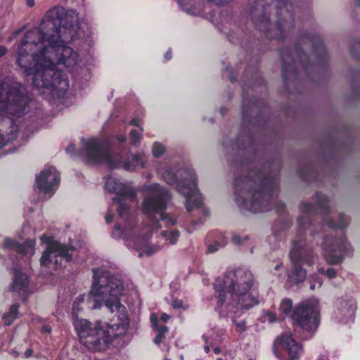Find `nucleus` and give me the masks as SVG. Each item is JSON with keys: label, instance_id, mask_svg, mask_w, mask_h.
I'll use <instances>...</instances> for the list:
<instances>
[{"label": "nucleus", "instance_id": "f257e3e1", "mask_svg": "<svg viewBox=\"0 0 360 360\" xmlns=\"http://www.w3.org/2000/svg\"><path fill=\"white\" fill-rule=\"evenodd\" d=\"M79 28V18L75 11L62 7L50 10L39 27L28 30L16 49L18 66L38 88L55 87L60 82L55 64L73 68L80 61L79 54L64 42L72 39Z\"/></svg>", "mask_w": 360, "mask_h": 360}, {"label": "nucleus", "instance_id": "f03ea898", "mask_svg": "<svg viewBox=\"0 0 360 360\" xmlns=\"http://www.w3.org/2000/svg\"><path fill=\"white\" fill-rule=\"evenodd\" d=\"M124 295L122 282L107 272L94 271V283L89 295V308L96 309L104 304L112 313L110 323L103 326L85 319H75L73 324L81 342L89 349L100 350L117 336L124 334L129 326L125 307L120 303Z\"/></svg>", "mask_w": 360, "mask_h": 360}, {"label": "nucleus", "instance_id": "7ed1b4c3", "mask_svg": "<svg viewBox=\"0 0 360 360\" xmlns=\"http://www.w3.org/2000/svg\"><path fill=\"white\" fill-rule=\"evenodd\" d=\"M253 285L251 271L238 269L229 272L222 281H217L214 286L219 292V306L224 305L229 312L236 313L239 308L248 309L257 305V293L251 290Z\"/></svg>", "mask_w": 360, "mask_h": 360}, {"label": "nucleus", "instance_id": "20e7f679", "mask_svg": "<svg viewBox=\"0 0 360 360\" xmlns=\"http://www.w3.org/2000/svg\"><path fill=\"white\" fill-rule=\"evenodd\" d=\"M22 86L18 82H4L0 84V122L2 129L11 128L8 139L15 138L18 127L9 115H20L25 108V101Z\"/></svg>", "mask_w": 360, "mask_h": 360}, {"label": "nucleus", "instance_id": "39448f33", "mask_svg": "<svg viewBox=\"0 0 360 360\" xmlns=\"http://www.w3.org/2000/svg\"><path fill=\"white\" fill-rule=\"evenodd\" d=\"M84 146V155L88 160L95 163H105L110 167H122L125 170L131 171L143 168L146 164L143 154L134 155L130 162L121 161L119 155L112 156L105 144L94 138L85 141Z\"/></svg>", "mask_w": 360, "mask_h": 360}, {"label": "nucleus", "instance_id": "423d86ee", "mask_svg": "<svg viewBox=\"0 0 360 360\" xmlns=\"http://www.w3.org/2000/svg\"><path fill=\"white\" fill-rule=\"evenodd\" d=\"M162 176L168 184H173L177 179H180L176 188L178 191L186 198L185 206L187 211L191 212L201 205L202 198L198 193L195 179L193 174L184 170H179L174 174L172 170L167 169Z\"/></svg>", "mask_w": 360, "mask_h": 360}, {"label": "nucleus", "instance_id": "0eeeda50", "mask_svg": "<svg viewBox=\"0 0 360 360\" xmlns=\"http://www.w3.org/2000/svg\"><path fill=\"white\" fill-rule=\"evenodd\" d=\"M146 190L147 194L144 198L142 206L143 212L150 217L155 214H158L162 222L166 224H174L175 221L162 212L166 207V202L169 198L167 191L158 184L149 186Z\"/></svg>", "mask_w": 360, "mask_h": 360}, {"label": "nucleus", "instance_id": "6e6552de", "mask_svg": "<svg viewBox=\"0 0 360 360\" xmlns=\"http://www.w3.org/2000/svg\"><path fill=\"white\" fill-rule=\"evenodd\" d=\"M319 302L311 300L300 304L292 314L294 323L308 332L314 331L318 326Z\"/></svg>", "mask_w": 360, "mask_h": 360}, {"label": "nucleus", "instance_id": "1a4fd4ad", "mask_svg": "<svg viewBox=\"0 0 360 360\" xmlns=\"http://www.w3.org/2000/svg\"><path fill=\"white\" fill-rule=\"evenodd\" d=\"M274 352L281 360H297L302 352V347L290 332H285L275 339Z\"/></svg>", "mask_w": 360, "mask_h": 360}, {"label": "nucleus", "instance_id": "9d476101", "mask_svg": "<svg viewBox=\"0 0 360 360\" xmlns=\"http://www.w3.org/2000/svg\"><path fill=\"white\" fill-rule=\"evenodd\" d=\"M40 239L43 243H48L46 250L44 252L40 259L42 266H46L52 263L58 265L61 263L63 259L68 262L72 259V253L75 251L73 247H67L56 241H51L50 238L46 235H43Z\"/></svg>", "mask_w": 360, "mask_h": 360}, {"label": "nucleus", "instance_id": "9b49d317", "mask_svg": "<svg viewBox=\"0 0 360 360\" xmlns=\"http://www.w3.org/2000/svg\"><path fill=\"white\" fill-rule=\"evenodd\" d=\"M255 184V182L248 178L239 179L236 181V187L238 191L241 188L242 191L240 193H245L247 198H250V205H248V202L245 200L242 199V202L247 207V209L252 212H262L265 211L266 209L264 207V203L266 202L264 190L252 191L250 190V188Z\"/></svg>", "mask_w": 360, "mask_h": 360}, {"label": "nucleus", "instance_id": "f8f14e48", "mask_svg": "<svg viewBox=\"0 0 360 360\" xmlns=\"http://www.w3.org/2000/svg\"><path fill=\"white\" fill-rule=\"evenodd\" d=\"M105 188L110 193L123 195V198L118 200L117 212L120 217H124L129 210L127 201L134 200L133 193L127 191L126 186L113 177H108L106 179Z\"/></svg>", "mask_w": 360, "mask_h": 360}, {"label": "nucleus", "instance_id": "ddd939ff", "mask_svg": "<svg viewBox=\"0 0 360 360\" xmlns=\"http://www.w3.org/2000/svg\"><path fill=\"white\" fill-rule=\"evenodd\" d=\"M293 264L292 274L290 278L295 283L303 282L306 278V271L302 266H311L313 264V257H307L305 252L293 248L290 254Z\"/></svg>", "mask_w": 360, "mask_h": 360}, {"label": "nucleus", "instance_id": "4468645a", "mask_svg": "<svg viewBox=\"0 0 360 360\" xmlns=\"http://www.w3.org/2000/svg\"><path fill=\"white\" fill-rule=\"evenodd\" d=\"M345 242L343 238H327L323 247V255L328 262L338 264L344 257Z\"/></svg>", "mask_w": 360, "mask_h": 360}, {"label": "nucleus", "instance_id": "2eb2a0df", "mask_svg": "<svg viewBox=\"0 0 360 360\" xmlns=\"http://www.w3.org/2000/svg\"><path fill=\"white\" fill-rule=\"evenodd\" d=\"M36 182L41 192L49 193L58 185L59 175L54 167H49L37 176Z\"/></svg>", "mask_w": 360, "mask_h": 360}, {"label": "nucleus", "instance_id": "dca6fc26", "mask_svg": "<svg viewBox=\"0 0 360 360\" xmlns=\"http://www.w3.org/2000/svg\"><path fill=\"white\" fill-rule=\"evenodd\" d=\"M263 0H257L251 11V15L256 27L262 31H266L269 26L268 18L265 16Z\"/></svg>", "mask_w": 360, "mask_h": 360}, {"label": "nucleus", "instance_id": "f3484780", "mask_svg": "<svg viewBox=\"0 0 360 360\" xmlns=\"http://www.w3.org/2000/svg\"><path fill=\"white\" fill-rule=\"evenodd\" d=\"M11 290L16 292L20 297H26L31 292L28 285L27 276L18 271H15Z\"/></svg>", "mask_w": 360, "mask_h": 360}, {"label": "nucleus", "instance_id": "a211bd4d", "mask_svg": "<svg viewBox=\"0 0 360 360\" xmlns=\"http://www.w3.org/2000/svg\"><path fill=\"white\" fill-rule=\"evenodd\" d=\"M4 244L7 247H13L18 253L32 255L34 252V247L35 242L32 240H28L24 245H20L12 241L10 238H6L4 240Z\"/></svg>", "mask_w": 360, "mask_h": 360}, {"label": "nucleus", "instance_id": "6ab92c4d", "mask_svg": "<svg viewBox=\"0 0 360 360\" xmlns=\"http://www.w3.org/2000/svg\"><path fill=\"white\" fill-rule=\"evenodd\" d=\"M19 306L17 304H14L11 306L9 311L6 313L3 316V319L6 325H10L12 322L17 319L18 313Z\"/></svg>", "mask_w": 360, "mask_h": 360}, {"label": "nucleus", "instance_id": "aec40b11", "mask_svg": "<svg viewBox=\"0 0 360 360\" xmlns=\"http://www.w3.org/2000/svg\"><path fill=\"white\" fill-rule=\"evenodd\" d=\"M161 236L168 241L169 244H174L179 237V232L177 230H170L169 231H162Z\"/></svg>", "mask_w": 360, "mask_h": 360}, {"label": "nucleus", "instance_id": "412c9836", "mask_svg": "<svg viewBox=\"0 0 360 360\" xmlns=\"http://www.w3.org/2000/svg\"><path fill=\"white\" fill-rule=\"evenodd\" d=\"M158 250H159L158 247H153V248L148 247L146 241L144 240L143 242V244L140 245V246H139V248H138V250L140 251V252L139 254V257H142L144 255H146L147 256H150V255H153V253H155V252H157Z\"/></svg>", "mask_w": 360, "mask_h": 360}, {"label": "nucleus", "instance_id": "4be33fe9", "mask_svg": "<svg viewBox=\"0 0 360 360\" xmlns=\"http://www.w3.org/2000/svg\"><path fill=\"white\" fill-rule=\"evenodd\" d=\"M292 307V302L291 300L285 298L283 299L280 304V311L284 314H289Z\"/></svg>", "mask_w": 360, "mask_h": 360}, {"label": "nucleus", "instance_id": "5701e85b", "mask_svg": "<svg viewBox=\"0 0 360 360\" xmlns=\"http://www.w3.org/2000/svg\"><path fill=\"white\" fill-rule=\"evenodd\" d=\"M155 330L158 333L154 339V342L158 345L164 340L165 334L168 332V328L166 326H160V328H157Z\"/></svg>", "mask_w": 360, "mask_h": 360}, {"label": "nucleus", "instance_id": "b1692460", "mask_svg": "<svg viewBox=\"0 0 360 360\" xmlns=\"http://www.w3.org/2000/svg\"><path fill=\"white\" fill-rule=\"evenodd\" d=\"M84 301V297L81 296L77 299V300L75 301L72 307V311L74 315V320L75 319H79L77 317H76V314L79 311L80 309L82 308L80 307L81 304H82Z\"/></svg>", "mask_w": 360, "mask_h": 360}, {"label": "nucleus", "instance_id": "393cba45", "mask_svg": "<svg viewBox=\"0 0 360 360\" xmlns=\"http://www.w3.org/2000/svg\"><path fill=\"white\" fill-rule=\"evenodd\" d=\"M152 152L154 157L159 158L165 153V147L159 143H155L153 146Z\"/></svg>", "mask_w": 360, "mask_h": 360}, {"label": "nucleus", "instance_id": "a878e982", "mask_svg": "<svg viewBox=\"0 0 360 360\" xmlns=\"http://www.w3.org/2000/svg\"><path fill=\"white\" fill-rule=\"evenodd\" d=\"M224 244L220 245L218 242H214L208 246L207 250L210 252H214L219 250L220 247L224 246Z\"/></svg>", "mask_w": 360, "mask_h": 360}, {"label": "nucleus", "instance_id": "bb28decb", "mask_svg": "<svg viewBox=\"0 0 360 360\" xmlns=\"http://www.w3.org/2000/svg\"><path fill=\"white\" fill-rule=\"evenodd\" d=\"M139 136H140V134L137 132L136 130H132L130 132V137H131V142L133 143H136L139 141Z\"/></svg>", "mask_w": 360, "mask_h": 360}, {"label": "nucleus", "instance_id": "cd10ccee", "mask_svg": "<svg viewBox=\"0 0 360 360\" xmlns=\"http://www.w3.org/2000/svg\"><path fill=\"white\" fill-rule=\"evenodd\" d=\"M172 306L173 308L179 309L184 308L183 302L180 300H174L172 302Z\"/></svg>", "mask_w": 360, "mask_h": 360}, {"label": "nucleus", "instance_id": "c85d7f7f", "mask_svg": "<svg viewBox=\"0 0 360 360\" xmlns=\"http://www.w3.org/2000/svg\"><path fill=\"white\" fill-rule=\"evenodd\" d=\"M266 319L269 322H274L278 320V319L276 317V315L271 312H268L266 315Z\"/></svg>", "mask_w": 360, "mask_h": 360}, {"label": "nucleus", "instance_id": "c756f323", "mask_svg": "<svg viewBox=\"0 0 360 360\" xmlns=\"http://www.w3.org/2000/svg\"><path fill=\"white\" fill-rule=\"evenodd\" d=\"M336 271L333 268H329L326 271V275L329 278H333L336 276Z\"/></svg>", "mask_w": 360, "mask_h": 360}, {"label": "nucleus", "instance_id": "7c9ffc66", "mask_svg": "<svg viewBox=\"0 0 360 360\" xmlns=\"http://www.w3.org/2000/svg\"><path fill=\"white\" fill-rule=\"evenodd\" d=\"M150 320L153 323V326L155 329L157 328H160V326H158V318L155 314L150 315Z\"/></svg>", "mask_w": 360, "mask_h": 360}, {"label": "nucleus", "instance_id": "2f4dec72", "mask_svg": "<svg viewBox=\"0 0 360 360\" xmlns=\"http://www.w3.org/2000/svg\"><path fill=\"white\" fill-rule=\"evenodd\" d=\"M7 52H8V49L6 46H0V57L5 56L7 53Z\"/></svg>", "mask_w": 360, "mask_h": 360}, {"label": "nucleus", "instance_id": "473e14b6", "mask_svg": "<svg viewBox=\"0 0 360 360\" xmlns=\"http://www.w3.org/2000/svg\"><path fill=\"white\" fill-rule=\"evenodd\" d=\"M236 325L239 331L243 330L245 329V323L243 321L236 323Z\"/></svg>", "mask_w": 360, "mask_h": 360}, {"label": "nucleus", "instance_id": "72a5a7b5", "mask_svg": "<svg viewBox=\"0 0 360 360\" xmlns=\"http://www.w3.org/2000/svg\"><path fill=\"white\" fill-rule=\"evenodd\" d=\"M232 240L235 244H240V236L238 235H234L232 238Z\"/></svg>", "mask_w": 360, "mask_h": 360}, {"label": "nucleus", "instance_id": "f704fd0d", "mask_svg": "<svg viewBox=\"0 0 360 360\" xmlns=\"http://www.w3.org/2000/svg\"><path fill=\"white\" fill-rule=\"evenodd\" d=\"M169 318H170V317H169V315H167V314H165V313H162V314H161V316H160L161 320H162V321H165H165H168V320L169 319Z\"/></svg>", "mask_w": 360, "mask_h": 360}, {"label": "nucleus", "instance_id": "c9c22d12", "mask_svg": "<svg viewBox=\"0 0 360 360\" xmlns=\"http://www.w3.org/2000/svg\"><path fill=\"white\" fill-rule=\"evenodd\" d=\"M106 223H110L112 220V216L111 214H107L105 217Z\"/></svg>", "mask_w": 360, "mask_h": 360}, {"label": "nucleus", "instance_id": "e433bc0d", "mask_svg": "<svg viewBox=\"0 0 360 360\" xmlns=\"http://www.w3.org/2000/svg\"><path fill=\"white\" fill-rule=\"evenodd\" d=\"M27 5L30 7H32L34 5V0H26Z\"/></svg>", "mask_w": 360, "mask_h": 360}, {"label": "nucleus", "instance_id": "4c0bfd02", "mask_svg": "<svg viewBox=\"0 0 360 360\" xmlns=\"http://www.w3.org/2000/svg\"><path fill=\"white\" fill-rule=\"evenodd\" d=\"M165 58L166 60H169L172 58V53L170 51H167L165 55Z\"/></svg>", "mask_w": 360, "mask_h": 360}, {"label": "nucleus", "instance_id": "58836bf2", "mask_svg": "<svg viewBox=\"0 0 360 360\" xmlns=\"http://www.w3.org/2000/svg\"><path fill=\"white\" fill-rule=\"evenodd\" d=\"M32 350L31 349H27V351L25 353L26 357L30 356L32 355Z\"/></svg>", "mask_w": 360, "mask_h": 360}, {"label": "nucleus", "instance_id": "ea45409f", "mask_svg": "<svg viewBox=\"0 0 360 360\" xmlns=\"http://www.w3.org/2000/svg\"><path fill=\"white\" fill-rule=\"evenodd\" d=\"M67 151L68 152H73L74 150H75V146L71 145V146H69L68 148H67Z\"/></svg>", "mask_w": 360, "mask_h": 360}, {"label": "nucleus", "instance_id": "a19ab883", "mask_svg": "<svg viewBox=\"0 0 360 360\" xmlns=\"http://www.w3.org/2000/svg\"><path fill=\"white\" fill-rule=\"evenodd\" d=\"M43 330L49 333L51 331V328H49L48 326H46L43 328Z\"/></svg>", "mask_w": 360, "mask_h": 360}, {"label": "nucleus", "instance_id": "79ce46f5", "mask_svg": "<svg viewBox=\"0 0 360 360\" xmlns=\"http://www.w3.org/2000/svg\"><path fill=\"white\" fill-rule=\"evenodd\" d=\"M281 32V29L279 27H276V30H275V37H278V34H277V32Z\"/></svg>", "mask_w": 360, "mask_h": 360}, {"label": "nucleus", "instance_id": "37998d69", "mask_svg": "<svg viewBox=\"0 0 360 360\" xmlns=\"http://www.w3.org/2000/svg\"><path fill=\"white\" fill-rule=\"evenodd\" d=\"M131 124L133 125H138L137 121L135 120H131Z\"/></svg>", "mask_w": 360, "mask_h": 360}, {"label": "nucleus", "instance_id": "c03bdc74", "mask_svg": "<svg viewBox=\"0 0 360 360\" xmlns=\"http://www.w3.org/2000/svg\"><path fill=\"white\" fill-rule=\"evenodd\" d=\"M214 352H215V354H219V353L220 352L219 349V348H217H217H215V349H214Z\"/></svg>", "mask_w": 360, "mask_h": 360}, {"label": "nucleus", "instance_id": "a18cd8bd", "mask_svg": "<svg viewBox=\"0 0 360 360\" xmlns=\"http://www.w3.org/2000/svg\"><path fill=\"white\" fill-rule=\"evenodd\" d=\"M125 139H125V137L122 136V137L120 139V141H121V142H124V141H125Z\"/></svg>", "mask_w": 360, "mask_h": 360}, {"label": "nucleus", "instance_id": "49530a36", "mask_svg": "<svg viewBox=\"0 0 360 360\" xmlns=\"http://www.w3.org/2000/svg\"><path fill=\"white\" fill-rule=\"evenodd\" d=\"M205 352H206L207 353H208V352H210V348H209V347H207V346L205 347Z\"/></svg>", "mask_w": 360, "mask_h": 360}, {"label": "nucleus", "instance_id": "de8ad7c7", "mask_svg": "<svg viewBox=\"0 0 360 360\" xmlns=\"http://www.w3.org/2000/svg\"><path fill=\"white\" fill-rule=\"evenodd\" d=\"M19 33V31H16L15 32L13 33V38H15V36Z\"/></svg>", "mask_w": 360, "mask_h": 360}, {"label": "nucleus", "instance_id": "09e8293b", "mask_svg": "<svg viewBox=\"0 0 360 360\" xmlns=\"http://www.w3.org/2000/svg\"><path fill=\"white\" fill-rule=\"evenodd\" d=\"M319 271L321 273V274H323L324 273V269L323 268H320L319 269Z\"/></svg>", "mask_w": 360, "mask_h": 360}, {"label": "nucleus", "instance_id": "8fccbe9b", "mask_svg": "<svg viewBox=\"0 0 360 360\" xmlns=\"http://www.w3.org/2000/svg\"><path fill=\"white\" fill-rule=\"evenodd\" d=\"M321 51L323 52V53H325V49L323 47H321Z\"/></svg>", "mask_w": 360, "mask_h": 360}, {"label": "nucleus", "instance_id": "3c124183", "mask_svg": "<svg viewBox=\"0 0 360 360\" xmlns=\"http://www.w3.org/2000/svg\"><path fill=\"white\" fill-rule=\"evenodd\" d=\"M279 267H280V265H276V267H275V269L278 270L279 269Z\"/></svg>", "mask_w": 360, "mask_h": 360}, {"label": "nucleus", "instance_id": "603ef678", "mask_svg": "<svg viewBox=\"0 0 360 360\" xmlns=\"http://www.w3.org/2000/svg\"><path fill=\"white\" fill-rule=\"evenodd\" d=\"M315 288V285H311V289L314 290Z\"/></svg>", "mask_w": 360, "mask_h": 360}, {"label": "nucleus", "instance_id": "864d4df0", "mask_svg": "<svg viewBox=\"0 0 360 360\" xmlns=\"http://www.w3.org/2000/svg\"><path fill=\"white\" fill-rule=\"evenodd\" d=\"M319 360H326L324 357H321Z\"/></svg>", "mask_w": 360, "mask_h": 360}, {"label": "nucleus", "instance_id": "5fc2aeb1", "mask_svg": "<svg viewBox=\"0 0 360 360\" xmlns=\"http://www.w3.org/2000/svg\"><path fill=\"white\" fill-rule=\"evenodd\" d=\"M165 360H169V359H166Z\"/></svg>", "mask_w": 360, "mask_h": 360}]
</instances>
